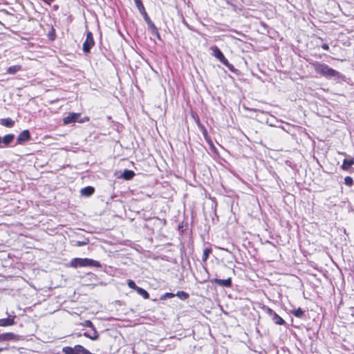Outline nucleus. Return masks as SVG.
<instances>
[{
  "mask_svg": "<svg viewBox=\"0 0 354 354\" xmlns=\"http://www.w3.org/2000/svg\"><path fill=\"white\" fill-rule=\"evenodd\" d=\"M15 136L12 133L7 134L3 137L0 136V148L8 147L14 140Z\"/></svg>",
  "mask_w": 354,
  "mask_h": 354,
  "instance_id": "obj_7",
  "label": "nucleus"
},
{
  "mask_svg": "<svg viewBox=\"0 0 354 354\" xmlns=\"http://www.w3.org/2000/svg\"><path fill=\"white\" fill-rule=\"evenodd\" d=\"M127 284H128V286L131 288V289H133V290H136L137 289V287H138L136 283L131 280V279H129L128 281H127Z\"/></svg>",
  "mask_w": 354,
  "mask_h": 354,
  "instance_id": "obj_26",
  "label": "nucleus"
},
{
  "mask_svg": "<svg viewBox=\"0 0 354 354\" xmlns=\"http://www.w3.org/2000/svg\"><path fill=\"white\" fill-rule=\"evenodd\" d=\"M71 266L73 268L78 267H95L101 268V263L95 260L84 258H74L71 261Z\"/></svg>",
  "mask_w": 354,
  "mask_h": 354,
  "instance_id": "obj_2",
  "label": "nucleus"
},
{
  "mask_svg": "<svg viewBox=\"0 0 354 354\" xmlns=\"http://www.w3.org/2000/svg\"><path fill=\"white\" fill-rule=\"evenodd\" d=\"M175 296V294L174 293H171V292H167L165 293L162 297V299H165V298H172Z\"/></svg>",
  "mask_w": 354,
  "mask_h": 354,
  "instance_id": "obj_28",
  "label": "nucleus"
},
{
  "mask_svg": "<svg viewBox=\"0 0 354 354\" xmlns=\"http://www.w3.org/2000/svg\"><path fill=\"white\" fill-rule=\"evenodd\" d=\"M15 121L10 118H3L0 120V124L6 127L11 128L15 125Z\"/></svg>",
  "mask_w": 354,
  "mask_h": 354,
  "instance_id": "obj_15",
  "label": "nucleus"
},
{
  "mask_svg": "<svg viewBox=\"0 0 354 354\" xmlns=\"http://www.w3.org/2000/svg\"><path fill=\"white\" fill-rule=\"evenodd\" d=\"M31 138L30 133L28 129L21 131L17 137V142L18 145H22L30 140Z\"/></svg>",
  "mask_w": 354,
  "mask_h": 354,
  "instance_id": "obj_8",
  "label": "nucleus"
},
{
  "mask_svg": "<svg viewBox=\"0 0 354 354\" xmlns=\"http://www.w3.org/2000/svg\"><path fill=\"white\" fill-rule=\"evenodd\" d=\"M95 44V41L93 37V33L91 32H87L86 37L83 43L82 50L85 53H89L91 49Z\"/></svg>",
  "mask_w": 354,
  "mask_h": 354,
  "instance_id": "obj_6",
  "label": "nucleus"
},
{
  "mask_svg": "<svg viewBox=\"0 0 354 354\" xmlns=\"http://www.w3.org/2000/svg\"><path fill=\"white\" fill-rule=\"evenodd\" d=\"M134 176L135 173L133 172V171L125 169L121 174L120 177L125 180H131L133 178Z\"/></svg>",
  "mask_w": 354,
  "mask_h": 354,
  "instance_id": "obj_16",
  "label": "nucleus"
},
{
  "mask_svg": "<svg viewBox=\"0 0 354 354\" xmlns=\"http://www.w3.org/2000/svg\"><path fill=\"white\" fill-rule=\"evenodd\" d=\"M16 318L15 315L12 317L8 316L7 318L0 319V326H9L15 324V319Z\"/></svg>",
  "mask_w": 354,
  "mask_h": 354,
  "instance_id": "obj_11",
  "label": "nucleus"
},
{
  "mask_svg": "<svg viewBox=\"0 0 354 354\" xmlns=\"http://www.w3.org/2000/svg\"><path fill=\"white\" fill-rule=\"evenodd\" d=\"M182 300H185L189 298V294L185 291H178L175 295Z\"/></svg>",
  "mask_w": 354,
  "mask_h": 354,
  "instance_id": "obj_21",
  "label": "nucleus"
},
{
  "mask_svg": "<svg viewBox=\"0 0 354 354\" xmlns=\"http://www.w3.org/2000/svg\"><path fill=\"white\" fill-rule=\"evenodd\" d=\"M134 1H135L136 5H137L138 3H140L142 1L141 0H134Z\"/></svg>",
  "mask_w": 354,
  "mask_h": 354,
  "instance_id": "obj_33",
  "label": "nucleus"
},
{
  "mask_svg": "<svg viewBox=\"0 0 354 354\" xmlns=\"http://www.w3.org/2000/svg\"><path fill=\"white\" fill-rule=\"evenodd\" d=\"M263 310L270 317L272 322L277 325H284L286 322L279 315H277L272 309L270 307L264 306L263 307Z\"/></svg>",
  "mask_w": 354,
  "mask_h": 354,
  "instance_id": "obj_5",
  "label": "nucleus"
},
{
  "mask_svg": "<svg viewBox=\"0 0 354 354\" xmlns=\"http://www.w3.org/2000/svg\"><path fill=\"white\" fill-rule=\"evenodd\" d=\"M322 48L324 50H328L329 49V46H328L327 44H324L322 46Z\"/></svg>",
  "mask_w": 354,
  "mask_h": 354,
  "instance_id": "obj_31",
  "label": "nucleus"
},
{
  "mask_svg": "<svg viewBox=\"0 0 354 354\" xmlns=\"http://www.w3.org/2000/svg\"><path fill=\"white\" fill-rule=\"evenodd\" d=\"M211 282L214 283L222 287L230 288L232 286V279L227 278V279H213Z\"/></svg>",
  "mask_w": 354,
  "mask_h": 354,
  "instance_id": "obj_9",
  "label": "nucleus"
},
{
  "mask_svg": "<svg viewBox=\"0 0 354 354\" xmlns=\"http://www.w3.org/2000/svg\"><path fill=\"white\" fill-rule=\"evenodd\" d=\"M81 118L80 113H70L67 116L64 118L63 122L64 124H68L71 123H73L75 122H78L80 123H84L85 122H88L89 120L88 117H84L83 118Z\"/></svg>",
  "mask_w": 354,
  "mask_h": 354,
  "instance_id": "obj_4",
  "label": "nucleus"
},
{
  "mask_svg": "<svg viewBox=\"0 0 354 354\" xmlns=\"http://www.w3.org/2000/svg\"><path fill=\"white\" fill-rule=\"evenodd\" d=\"M82 325H83L84 326L88 327V328H91L92 330L95 329V326H94L93 324V323H92V322H91V321H90V320H86V321H84V322L82 324Z\"/></svg>",
  "mask_w": 354,
  "mask_h": 354,
  "instance_id": "obj_24",
  "label": "nucleus"
},
{
  "mask_svg": "<svg viewBox=\"0 0 354 354\" xmlns=\"http://www.w3.org/2000/svg\"><path fill=\"white\" fill-rule=\"evenodd\" d=\"M136 290L144 299H148L149 297V294L145 289L138 286V287H137V289Z\"/></svg>",
  "mask_w": 354,
  "mask_h": 354,
  "instance_id": "obj_20",
  "label": "nucleus"
},
{
  "mask_svg": "<svg viewBox=\"0 0 354 354\" xmlns=\"http://www.w3.org/2000/svg\"><path fill=\"white\" fill-rule=\"evenodd\" d=\"M95 192V188L91 186H87L80 190V194L82 196L89 197Z\"/></svg>",
  "mask_w": 354,
  "mask_h": 354,
  "instance_id": "obj_12",
  "label": "nucleus"
},
{
  "mask_svg": "<svg viewBox=\"0 0 354 354\" xmlns=\"http://www.w3.org/2000/svg\"><path fill=\"white\" fill-rule=\"evenodd\" d=\"M204 138L205 139V140H206L207 142H209V143L212 142L211 139H210V138H209V136H207V137H205Z\"/></svg>",
  "mask_w": 354,
  "mask_h": 354,
  "instance_id": "obj_32",
  "label": "nucleus"
},
{
  "mask_svg": "<svg viewBox=\"0 0 354 354\" xmlns=\"http://www.w3.org/2000/svg\"><path fill=\"white\" fill-rule=\"evenodd\" d=\"M344 183L348 186H352L353 185V180L351 176H346L344 178Z\"/></svg>",
  "mask_w": 354,
  "mask_h": 354,
  "instance_id": "obj_25",
  "label": "nucleus"
},
{
  "mask_svg": "<svg viewBox=\"0 0 354 354\" xmlns=\"http://www.w3.org/2000/svg\"><path fill=\"white\" fill-rule=\"evenodd\" d=\"M138 9L139 10L140 14L142 15L145 22L147 24L149 28L151 30V32L153 35L158 36L160 38V35L158 30V28L156 27L154 24L151 21L149 17L148 16L147 12L145 11V7L142 3V1L136 5Z\"/></svg>",
  "mask_w": 354,
  "mask_h": 354,
  "instance_id": "obj_3",
  "label": "nucleus"
},
{
  "mask_svg": "<svg viewBox=\"0 0 354 354\" xmlns=\"http://www.w3.org/2000/svg\"><path fill=\"white\" fill-rule=\"evenodd\" d=\"M220 62L225 66L230 63L225 57H224Z\"/></svg>",
  "mask_w": 354,
  "mask_h": 354,
  "instance_id": "obj_30",
  "label": "nucleus"
},
{
  "mask_svg": "<svg viewBox=\"0 0 354 354\" xmlns=\"http://www.w3.org/2000/svg\"><path fill=\"white\" fill-rule=\"evenodd\" d=\"M92 333H89L87 332H85L83 333V335L86 337H88L92 340H97L99 338V334L96 329L92 330Z\"/></svg>",
  "mask_w": 354,
  "mask_h": 354,
  "instance_id": "obj_17",
  "label": "nucleus"
},
{
  "mask_svg": "<svg viewBox=\"0 0 354 354\" xmlns=\"http://www.w3.org/2000/svg\"><path fill=\"white\" fill-rule=\"evenodd\" d=\"M6 348H1V347H0V352H1V351H4V350H6Z\"/></svg>",
  "mask_w": 354,
  "mask_h": 354,
  "instance_id": "obj_34",
  "label": "nucleus"
},
{
  "mask_svg": "<svg viewBox=\"0 0 354 354\" xmlns=\"http://www.w3.org/2000/svg\"><path fill=\"white\" fill-rule=\"evenodd\" d=\"M226 67L232 72L236 73L237 71V69H236L232 64L229 63Z\"/></svg>",
  "mask_w": 354,
  "mask_h": 354,
  "instance_id": "obj_29",
  "label": "nucleus"
},
{
  "mask_svg": "<svg viewBox=\"0 0 354 354\" xmlns=\"http://www.w3.org/2000/svg\"><path fill=\"white\" fill-rule=\"evenodd\" d=\"M199 127H200V129H201V131H202V133H203V137H204V138H205V137H207V136H208V133H207V129H205V127L203 125H201V124H199Z\"/></svg>",
  "mask_w": 354,
  "mask_h": 354,
  "instance_id": "obj_27",
  "label": "nucleus"
},
{
  "mask_svg": "<svg viewBox=\"0 0 354 354\" xmlns=\"http://www.w3.org/2000/svg\"><path fill=\"white\" fill-rule=\"evenodd\" d=\"M315 72L328 79L337 80L342 77V74L338 71L330 68L326 64L315 62L312 64Z\"/></svg>",
  "mask_w": 354,
  "mask_h": 354,
  "instance_id": "obj_1",
  "label": "nucleus"
},
{
  "mask_svg": "<svg viewBox=\"0 0 354 354\" xmlns=\"http://www.w3.org/2000/svg\"><path fill=\"white\" fill-rule=\"evenodd\" d=\"M211 252L212 250L210 248H205L204 250L202 258L203 261H205L207 259Z\"/></svg>",
  "mask_w": 354,
  "mask_h": 354,
  "instance_id": "obj_23",
  "label": "nucleus"
},
{
  "mask_svg": "<svg viewBox=\"0 0 354 354\" xmlns=\"http://www.w3.org/2000/svg\"><path fill=\"white\" fill-rule=\"evenodd\" d=\"M212 51V55L221 61L225 56L221 50L216 46H214L211 48Z\"/></svg>",
  "mask_w": 354,
  "mask_h": 354,
  "instance_id": "obj_13",
  "label": "nucleus"
},
{
  "mask_svg": "<svg viewBox=\"0 0 354 354\" xmlns=\"http://www.w3.org/2000/svg\"><path fill=\"white\" fill-rule=\"evenodd\" d=\"M21 70V65H15V66H10L9 68H8L7 73L8 74L14 75Z\"/></svg>",
  "mask_w": 354,
  "mask_h": 354,
  "instance_id": "obj_18",
  "label": "nucleus"
},
{
  "mask_svg": "<svg viewBox=\"0 0 354 354\" xmlns=\"http://www.w3.org/2000/svg\"><path fill=\"white\" fill-rule=\"evenodd\" d=\"M353 165H354V158H351V159L345 158L343 161V164L342 165L341 167L343 170L349 171Z\"/></svg>",
  "mask_w": 354,
  "mask_h": 354,
  "instance_id": "obj_14",
  "label": "nucleus"
},
{
  "mask_svg": "<svg viewBox=\"0 0 354 354\" xmlns=\"http://www.w3.org/2000/svg\"><path fill=\"white\" fill-rule=\"evenodd\" d=\"M73 245L77 247L84 246L88 243V239H84L83 241H73Z\"/></svg>",
  "mask_w": 354,
  "mask_h": 354,
  "instance_id": "obj_22",
  "label": "nucleus"
},
{
  "mask_svg": "<svg viewBox=\"0 0 354 354\" xmlns=\"http://www.w3.org/2000/svg\"><path fill=\"white\" fill-rule=\"evenodd\" d=\"M19 335L13 333H6L0 335V342L18 340Z\"/></svg>",
  "mask_w": 354,
  "mask_h": 354,
  "instance_id": "obj_10",
  "label": "nucleus"
},
{
  "mask_svg": "<svg viewBox=\"0 0 354 354\" xmlns=\"http://www.w3.org/2000/svg\"><path fill=\"white\" fill-rule=\"evenodd\" d=\"M304 313L305 312L301 308L292 310V314L298 318H302L304 316Z\"/></svg>",
  "mask_w": 354,
  "mask_h": 354,
  "instance_id": "obj_19",
  "label": "nucleus"
}]
</instances>
